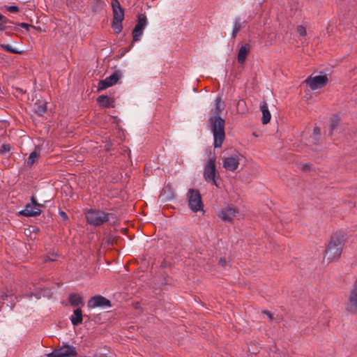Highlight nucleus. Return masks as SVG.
<instances>
[{
  "instance_id": "f257e3e1",
  "label": "nucleus",
  "mask_w": 357,
  "mask_h": 357,
  "mask_svg": "<svg viewBox=\"0 0 357 357\" xmlns=\"http://www.w3.org/2000/svg\"><path fill=\"white\" fill-rule=\"evenodd\" d=\"M345 241L346 236L343 231L335 232L331 236L328 248L325 251L328 261L337 259L341 255Z\"/></svg>"
},
{
  "instance_id": "f03ea898",
  "label": "nucleus",
  "mask_w": 357,
  "mask_h": 357,
  "mask_svg": "<svg viewBox=\"0 0 357 357\" xmlns=\"http://www.w3.org/2000/svg\"><path fill=\"white\" fill-rule=\"evenodd\" d=\"M211 130L213 135L214 146L220 147L225 138V121L220 116H212L209 119Z\"/></svg>"
},
{
  "instance_id": "7ed1b4c3",
  "label": "nucleus",
  "mask_w": 357,
  "mask_h": 357,
  "mask_svg": "<svg viewBox=\"0 0 357 357\" xmlns=\"http://www.w3.org/2000/svg\"><path fill=\"white\" fill-rule=\"evenodd\" d=\"M85 217L88 224L98 227L109 221L112 218H114V214L100 210L89 209L85 213Z\"/></svg>"
},
{
  "instance_id": "20e7f679",
  "label": "nucleus",
  "mask_w": 357,
  "mask_h": 357,
  "mask_svg": "<svg viewBox=\"0 0 357 357\" xmlns=\"http://www.w3.org/2000/svg\"><path fill=\"white\" fill-rule=\"evenodd\" d=\"M147 24L148 22L146 17L143 14L139 15L137 24L132 31V42L131 45L126 50L127 52L130 50L134 43L138 42L141 40V37L143 35L144 30L146 27Z\"/></svg>"
},
{
  "instance_id": "39448f33",
  "label": "nucleus",
  "mask_w": 357,
  "mask_h": 357,
  "mask_svg": "<svg viewBox=\"0 0 357 357\" xmlns=\"http://www.w3.org/2000/svg\"><path fill=\"white\" fill-rule=\"evenodd\" d=\"M217 174L215 168V158L213 156L208 158L204 168V178L207 182H211L217 187L218 186L215 176Z\"/></svg>"
},
{
  "instance_id": "423d86ee",
  "label": "nucleus",
  "mask_w": 357,
  "mask_h": 357,
  "mask_svg": "<svg viewBox=\"0 0 357 357\" xmlns=\"http://www.w3.org/2000/svg\"><path fill=\"white\" fill-rule=\"evenodd\" d=\"M43 204H38L34 196L31 198V203L26 204L24 209L20 211V214L26 217H34L41 213L40 208Z\"/></svg>"
},
{
  "instance_id": "0eeeda50",
  "label": "nucleus",
  "mask_w": 357,
  "mask_h": 357,
  "mask_svg": "<svg viewBox=\"0 0 357 357\" xmlns=\"http://www.w3.org/2000/svg\"><path fill=\"white\" fill-rule=\"evenodd\" d=\"M188 205L190 208L194 211L197 212L202 209V202L200 193L198 190L190 189L188 192Z\"/></svg>"
},
{
  "instance_id": "6e6552de",
  "label": "nucleus",
  "mask_w": 357,
  "mask_h": 357,
  "mask_svg": "<svg viewBox=\"0 0 357 357\" xmlns=\"http://www.w3.org/2000/svg\"><path fill=\"white\" fill-rule=\"evenodd\" d=\"M328 79L326 75H318L316 76H310L305 82L310 86L312 90H316L324 87L328 82Z\"/></svg>"
},
{
  "instance_id": "1a4fd4ad",
  "label": "nucleus",
  "mask_w": 357,
  "mask_h": 357,
  "mask_svg": "<svg viewBox=\"0 0 357 357\" xmlns=\"http://www.w3.org/2000/svg\"><path fill=\"white\" fill-rule=\"evenodd\" d=\"M241 158L239 153L226 157L223 160V167L227 171L234 172L238 167Z\"/></svg>"
},
{
  "instance_id": "9d476101",
  "label": "nucleus",
  "mask_w": 357,
  "mask_h": 357,
  "mask_svg": "<svg viewBox=\"0 0 357 357\" xmlns=\"http://www.w3.org/2000/svg\"><path fill=\"white\" fill-rule=\"evenodd\" d=\"M87 305L89 308H96V307H109L111 306L110 301L106 298L102 296H93L87 303Z\"/></svg>"
},
{
  "instance_id": "9b49d317",
  "label": "nucleus",
  "mask_w": 357,
  "mask_h": 357,
  "mask_svg": "<svg viewBox=\"0 0 357 357\" xmlns=\"http://www.w3.org/2000/svg\"><path fill=\"white\" fill-rule=\"evenodd\" d=\"M347 310L350 312H357V280H356L351 291Z\"/></svg>"
},
{
  "instance_id": "f8f14e48",
  "label": "nucleus",
  "mask_w": 357,
  "mask_h": 357,
  "mask_svg": "<svg viewBox=\"0 0 357 357\" xmlns=\"http://www.w3.org/2000/svg\"><path fill=\"white\" fill-rule=\"evenodd\" d=\"M238 215V211L236 208L227 206L223 208L218 215L222 221L231 222Z\"/></svg>"
},
{
  "instance_id": "ddd939ff",
  "label": "nucleus",
  "mask_w": 357,
  "mask_h": 357,
  "mask_svg": "<svg viewBox=\"0 0 357 357\" xmlns=\"http://www.w3.org/2000/svg\"><path fill=\"white\" fill-rule=\"evenodd\" d=\"M119 79V75L118 73L114 72L110 76L106 77L105 79L99 82L98 88L99 90H104L109 86H112L117 83Z\"/></svg>"
},
{
  "instance_id": "4468645a",
  "label": "nucleus",
  "mask_w": 357,
  "mask_h": 357,
  "mask_svg": "<svg viewBox=\"0 0 357 357\" xmlns=\"http://www.w3.org/2000/svg\"><path fill=\"white\" fill-rule=\"evenodd\" d=\"M329 130L332 136L340 133L342 131V124L340 122V119L336 114L333 115L330 119Z\"/></svg>"
},
{
  "instance_id": "2eb2a0df",
  "label": "nucleus",
  "mask_w": 357,
  "mask_h": 357,
  "mask_svg": "<svg viewBox=\"0 0 357 357\" xmlns=\"http://www.w3.org/2000/svg\"><path fill=\"white\" fill-rule=\"evenodd\" d=\"M57 349L61 357H75L77 354L76 349L68 344H65Z\"/></svg>"
},
{
  "instance_id": "dca6fc26",
  "label": "nucleus",
  "mask_w": 357,
  "mask_h": 357,
  "mask_svg": "<svg viewBox=\"0 0 357 357\" xmlns=\"http://www.w3.org/2000/svg\"><path fill=\"white\" fill-rule=\"evenodd\" d=\"M250 49L251 45L248 43H246L240 47L237 55V60L239 63L243 64L245 63L246 58L250 52Z\"/></svg>"
},
{
  "instance_id": "f3484780",
  "label": "nucleus",
  "mask_w": 357,
  "mask_h": 357,
  "mask_svg": "<svg viewBox=\"0 0 357 357\" xmlns=\"http://www.w3.org/2000/svg\"><path fill=\"white\" fill-rule=\"evenodd\" d=\"M68 301L71 306L77 308H80L84 304L82 297L76 293H73L69 295Z\"/></svg>"
},
{
  "instance_id": "a211bd4d",
  "label": "nucleus",
  "mask_w": 357,
  "mask_h": 357,
  "mask_svg": "<svg viewBox=\"0 0 357 357\" xmlns=\"http://www.w3.org/2000/svg\"><path fill=\"white\" fill-rule=\"evenodd\" d=\"M70 320L73 326H78L82 323V311L80 308H76L73 311V314L70 317Z\"/></svg>"
},
{
  "instance_id": "6ab92c4d",
  "label": "nucleus",
  "mask_w": 357,
  "mask_h": 357,
  "mask_svg": "<svg viewBox=\"0 0 357 357\" xmlns=\"http://www.w3.org/2000/svg\"><path fill=\"white\" fill-rule=\"evenodd\" d=\"M245 24V20H241L239 17H236L234 22L233 29L231 32V38H235L239 31L244 26Z\"/></svg>"
},
{
  "instance_id": "aec40b11",
  "label": "nucleus",
  "mask_w": 357,
  "mask_h": 357,
  "mask_svg": "<svg viewBox=\"0 0 357 357\" xmlns=\"http://www.w3.org/2000/svg\"><path fill=\"white\" fill-rule=\"evenodd\" d=\"M261 110L262 112V123L266 124L270 121L271 117V113L268 110L266 103H264L263 105L261 106Z\"/></svg>"
},
{
  "instance_id": "412c9836",
  "label": "nucleus",
  "mask_w": 357,
  "mask_h": 357,
  "mask_svg": "<svg viewBox=\"0 0 357 357\" xmlns=\"http://www.w3.org/2000/svg\"><path fill=\"white\" fill-rule=\"evenodd\" d=\"M97 101L102 107H111L114 102L112 98H109L107 96H103V95L100 96L98 98Z\"/></svg>"
},
{
  "instance_id": "4be33fe9",
  "label": "nucleus",
  "mask_w": 357,
  "mask_h": 357,
  "mask_svg": "<svg viewBox=\"0 0 357 357\" xmlns=\"http://www.w3.org/2000/svg\"><path fill=\"white\" fill-rule=\"evenodd\" d=\"M174 195L173 192L172 191L171 188L169 185H167V186H165L163 188L162 192H161V194L160 195V197L162 199H172L174 198Z\"/></svg>"
},
{
  "instance_id": "5701e85b",
  "label": "nucleus",
  "mask_w": 357,
  "mask_h": 357,
  "mask_svg": "<svg viewBox=\"0 0 357 357\" xmlns=\"http://www.w3.org/2000/svg\"><path fill=\"white\" fill-rule=\"evenodd\" d=\"M114 17L113 20L114 21H121L122 22L124 18V13L123 9H118L113 10Z\"/></svg>"
},
{
  "instance_id": "b1692460",
  "label": "nucleus",
  "mask_w": 357,
  "mask_h": 357,
  "mask_svg": "<svg viewBox=\"0 0 357 357\" xmlns=\"http://www.w3.org/2000/svg\"><path fill=\"white\" fill-rule=\"evenodd\" d=\"M223 109V107L221 106V98L217 97L215 102V116H219Z\"/></svg>"
},
{
  "instance_id": "393cba45",
  "label": "nucleus",
  "mask_w": 357,
  "mask_h": 357,
  "mask_svg": "<svg viewBox=\"0 0 357 357\" xmlns=\"http://www.w3.org/2000/svg\"><path fill=\"white\" fill-rule=\"evenodd\" d=\"M1 47L6 51L13 54H21L22 52L19 51L17 48L10 45H1Z\"/></svg>"
},
{
  "instance_id": "a878e982",
  "label": "nucleus",
  "mask_w": 357,
  "mask_h": 357,
  "mask_svg": "<svg viewBox=\"0 0 357 357\" xmlns=\"http://www.w3.org/2000/svg\"><path fill=\"white\" fill-rule=\"evenodd\" d=\"M112 26L116 33H119L123 28L122 22L113 20Z\"/></svg>"
},
{
  "instance_id": "bb28decb",
  "label": "nucleus",
  "mask_w": 357,
  "mask_h": 357,
  "mask_svg": "<svg viewBox=\"0 0 357 357\" xmlns=\"http://www.w3.org/2000/svg\"><path fill=\"white\" fill-rule=\"evenodd\" d=\"M46 105H40L36 109V113L39 116H43L46 112Z\"/></svg>"
},
{
  "instance_id": "cd10ccee",
  "label": "nucleus",
  "mask_w": 357,
  "mask_h": 357,
  "mask_svg": "<svg viewBox=\"0 0 357 357\" xmlns=\"http://www.w3.org/2000/svg\"><path fill=\"white\" fill-rule=\"evenodd\" d=\"M11 149V146L9 144H3L1 146L0 152L1 154H6L7 153H9Z\"/></svg>"
},
{
  "instance_id": "c85d7f7f",
  "label": "nucleus",
  "mask_w": 357,
  "mask_h": 357,
  "mask_svg": "<svg viewBox=\"0 0 357 357\" xmlns=\"http://www.w3.org/2000/svg\"><path fill=\"white\" fill-rule=\"evenodd\" d=\"M37 157H38V154H37V153H36V151L32 152V153L30 154V155H29V158H28V161H27L28 165H33V164L34 163L35 160H36V158Z\"/></svg>"
},
{
  "instance_id": "c756f323",
  "label": "nucleus",
  "mask_w": 357,
  "mask_h": 357,
  "mask_svg": "<svg viewBox=\"0 0 357 357\" xmlns=\"http://www.w3.org/2000/svg\"><path fill=\"white\" fill-rule=\"evenodd\" d=\"M321 133L320 128L318 127H315L313 130V136L310 137V139L312 141H316L317 137L319 136Z\"/></svg>"
},
{
  "instance_id": "7c9ffc66",
  "label": "nucleus",
  "mask_w": 357,
  "mask_h": 357,
  "mask_svg": "<svg viewBox=\"0 0 357 357\" xmlns=\"http://www.w3.org/2000/svg\"><path fill=\"white\" fill-rule=\"evenodd\" d=\"M8 19L0 13V30H2V26L8 23Z\"/></svg>"
},
{
  "instance_id": "2f4dec72",
  "label": "nucleus",
  "mask_w": 357,
  "mask_h": 357,
  "mask_svg": "<svg viewBox=\"0 0 357 357\" xmlns=\"http://www.w3.org/2000/svg\"><path fill=\"white\" fill-rule=\"evenodd\" d=\"M297 32L301 36H305L306 35V29L302 25H299L297 26Z\"/></svg>"
},
{
  "instance_id": "473e14b6",
  "label": "nucleus",
  "mask_w": 357,
  "mask_h": 357,
  "mask_svg": "<svg viewBox=\"0 0 357 357\" xmlns=\"http://www.w3.org/2000/svg\"><path fill=\"white\" fill-rule=\"evenodd\" d=\"M112 6L113 10H114V9L115 10L122 9V8L121 7V4L118 0H112Z\"/></svg>"
},
{
  "instance_id": "72a5a7b5",
  "label": "nucleus",
  "mask_w": 357,
  "mask_h": 357,
  "mask_svg": "<svg viewBox=\"0 0 357 357\" xmlns=\"http://www.w3.org/2000/svg\"><path fill=\"white\" fill-rule=\"evenodd\" d=\"M46 357H61L58 349H54L52 352L47 354Z\"/></svg>"
},
{
  "instance_id": "f704fd0d",
  "label": "nucleus",
  "mask_w": 357,
  "mask_h": 357,
  "mask_svg": "<svg viewBox=\"0 0 357 357\" xmlns=\"http://www.w3.org/2000/svg\"><path fill=\"white\" fill-rule=\"evenodd\" d=\"M6 10L10 13H17L19 10V8L16 6H6Z\"/></svg>"
},
{
  "instance_id": "c9c22d12",
  "label": "nucleus",
  "mask_w": 357,
  "mask_h": 357,
  "mask_svg": "<svg viewBox=\"0 0 357 357\" xmlns=\"http://www.w3.org/2000/svg\"><path fill=\"white\" fill-rule=\"evenodd\" d=\"M59 214L63 220L66 221L68 220V217L66 212H64L63 211H60Z\"/></svg>"
},
{
  "instance_id": "e433bc0d",
  "label": "nucleus",
  "mask_w": 357,
  "mask_h": 357,
  "mask_svg": "<svg viewBox=\"0 0 357 357\" xmlns=\"http://www.w3.org/2000/svg\"><path fill=\"white\" fill-rule=\"evenodd\" d=\"M35 296L36 298H40L42 296V294L40 292H38V291H36V292H33L31 293L30 295H29V297H31V296ZM43 296H45L44 294H43Z\"/></svg>"
},
{
  "instance_id": "4c0bfd02",
  "label": "nucleus",
  "mask_w": 357,
  "mask_h": 357,
  "mask_svg": "<svg viewBox=\"0 0 357 357\" xmlns=\"http://www.w3.org/2000/svg\"><path fill=\"white\" fill-rule=\"evenodd\" d=\"M219 264L222 266H226L227 264V261L225 260V259L224 258H220V260H219Z\"/></svg>"
},
{
  "instance_id": "58836bf2",
  "label": "nucleus",
  "mask_w": 357,
  "mask_h": 357,
  "mask_svg": "<svg viewBox=\"0 0 357 357\" xmlns=\"http://www.w3.org/2000/svg\"><path fill=\"white\" fill-rule=\"evenodd\" d=\"M264 313L266 314L270 319H272V314L270 312L264 311Z\"/></svg>"
},
{
  "instance_id": "ea45409f",
  "label": "nucleus",
  "mask_w": 357,
  "mask_h": 357,
  "mask_svg": "<svg viewBox=\"0 0 357 357\" xmlns=\"http://www.w3.org/2000/svg\"><path fill=\"white\" fill-rule=\"evenodd\" d=\"M8 297V294H5L3 293L2 295H1V298L3 301H5Z\"/></svg>"
},
{
  "instance_id": "a19ab883",
  "label": "nucleus",
  "mask_w": 357,
  "mask_h": 357,
  "mask_svg": "<svg viewBox=\"0 0 357 357\" xmlns=\"http://www.w3.org/2000/svg\"><path fill=\"white\" fill-rule=\"evenodd\" d=\"M21 26H22V28L28 29V27H29V24H26V23H22V24H21Z\"/></svg>"
},
{
  "instance_id": "79ce46f5",
  "label": "nucleus",
  "mask_w": 357,
  "mask_h": 357,
  "mask_svg": "<svg viewBox=\"0 0 357 357\" xmlns=\"http://www.w3.org/2000/svg\"><path fill=\"white\" fill-rule=\"evenodd\" d=\"M47 260H50V261H54V260H55V258H50L49 257H47V259H45V261H47Z\"/></svg>"
},
{
  "instance_id": "37998d69",
  "label": "nucleus",
  "mask_w": 357,
  "mask_h": 357,
  "mask_svg": "<svg viewBox=\"0 0 357 357\" xmlns=\"http://www.w3.org/2000/svg\"><path fill=\"white\" fill-rule=\"evenodd\" d=\"M308 167H309V165H308L307 164H305V165H304V168H307Z\"/></svg>"
}]
</instances>
